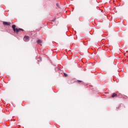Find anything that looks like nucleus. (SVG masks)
Returning a JSON list of instances; mask_svg holds the SVG:
<instances>
[{
  "instance_id": "1",
  "label": "nucleus",
  "mask_w": 128,
  "mask_h": 128,
  "mask_svg": "<svg viewBox=\"0 0 128 128\" xmlns=\"http://www.w3.org/2000/svg\"><path fill=\"white\" fill-rule=\"evenodd\" d=\"M16 25L14 24L12 26V28L13 29L14 32H16V34H18V32H20V30H22V32H24V29H22L20 28H16Z\"/></svg>"
},
{
  "instance_id": "2",
  "label": "nucleus",
  "mask_w": 128,
  "mask_h": 128,
  "mask_svg": "<svg viewBox=\"0 0 128 128\" xmlns=\"http://www.w3.org/2000/svg\"><path fill=\"white\" fill-rule=\"evenodd\" d=\"M24 42H28V40H30V37L28 36H24Z\"/></svg>"
},
{
  "instance_id": "3",
  "label": "nucleus",
  "mask_w": 128,
  "mask_h": 128,
  "mask_svg": "<svg viewBox=\"0 0 128 128\" xmlns=\"http://www.w3.org/2000/svg\"><path fill=\"white\" fill-rule=\"evenodd\" d=\"M3 24L4 26H10L11 23L10 22H3Z\"/></svg>"
},
{
  "instance_id": "4",
  "label": "nucleus",
  "mask_w": 128,
  "mask_h": 128,
  "mask_svg": "<svg viewBox=\"0 0 128 128\" xmlns=\"http://www.w3.org/2000/svg\"><path fill=\"white\" fill-rule=\"evenodd\" d=\"M118 96V94L114 93L112 96V98H114V96Z\"/></svg>"
},
{
  "instance_id": "5",
  "label": "nucleus",
  "mask_w": 128,
  "mask_h": 128,
  "mask_svg": "<svg viewBox=\"0 0 128 128\" xmlns=\"http://www.w3.org/2000/svg\"><path fill=\"white\" fill-rule=\"evenodd\" d=\"M42 40H37V44H42Z\"/></svg>"
},
{
  "instance_id": "6",
  "label": "nucleus",
  "mask_w": 128,
  "mask_h": 128,
  "mask_svg": "<svg viewBox=\"0 0 128 128\" xmlns=\"http://www.w3.org/2000/svg\"><path fill=\"white\" fill-rule=\"evenodd\" d=\"M56 6L58 8H60V6H58V4H56Z\"/></svg>"
},
{
  "instance_id": "7",
  "label": "nucleus",
  "mask_w": 128,
  "mask_h": 128,
  "mask_svg": "<svg viewBox=\"0 0 128 128\" xmlns=\"http://www.w3.org/2000/svg\"><path fill=\"white\" fill-rule=\"evenodd\" d=\"M64 76H68V74L64 73Z\"/></svg>"
},
{
  "instance_id": "8",
  "label": "nucleus",
  "mask_w": 128,
  "mask_h": 128,
  "mask_svg": "<svg viewBox=\"0 0 128 128\" xmlns=\"http://www.w3.org/2000/svg\"><path fill=\"white\" fill-rule=\"evenodd\" d=\"M77 82H82V81L78 80H77Z\"/></svg>"
},
{
  "instance_id": "9",
  "label": "nucleus",
  "mask_w": 128,
  "mask_h": 128,
  "mask_svg": "<svg viewBox=\"0 0 128 128\" xmlns=\"http://www.w3.org/2000/svg\"><path fill=\"white\" fill-rule=\"evenodd\" d=\"M52 21L54 22V20H52Z\"/></svg>"
}]
</instances>
